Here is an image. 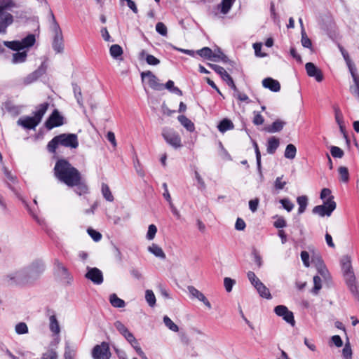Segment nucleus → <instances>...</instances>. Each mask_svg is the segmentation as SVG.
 Segmentation results:
<instances>
[{
	"label": "nucleus",
	"instance_id": "1",
	"mask_svg": "<svg viewBox=\"0 0 359 359\" xmlns=\"http://www.w3.org/2000/svg\"><path fill=\"white\" fill-rule=\"evenodd\" d=\"M55 177L69 187H73L81 176L79 170L65 158L58 159L54 166Z\"/></svg>",
	"mask_w": 359,
	"mask_h": 359
},
{
	"label": "nucleus",
	"instance_id": "22",
	"mask_svg": "<svg viewBox=\"0 0 359 359\" xmlns=\"http://www.w3.org/2000/svg\"><path fill=\"white\" fill-rule=\"evenodd\" d=\"M179 122L189 132H192L195 129L194 123L184 115H180L177 117Z\"/></svg>",
	"mask_w": 359,
	"mask_h": 359
},
{
	"label": "nucleus",
	"instance_id": "19",
	"mask_svg": "<svg viewBox=\"0 0 359 359\" xmlns=\"http://www.w3.org/2000/svg\"><path fill=\"white\" fill-rule=\"evenodd\" d=\"M233 128L234 124L227 118H223L217 125V129L222 133H224L228 130H233Z\"/></svg>",
	"mask_w": 359,
	"mask_h": 359
},
{
	"label": "nucleus",
	"instance_id": "16",
	"mask_svg": "<svg viewBox=\"0 0 359 359\" xmlns=\"http://www.w3.org/2000/svg\"><path fill=\"white\" fill-rule=\"evenodd\" d=\"M262 85L264 88H268L273 92H278L280 90V84L279 81L271 77L264 79L262 81Z\"/></svg>",
	"mask_w": 359,
	"mask_h": 359
},
{
	"label": "nucleus",
	"instance_id": "26",
	"mask_svg": "<svg viewBox=\"0 0 359 359\" xmlns=\"http://www.w3.org/2000/svg\"><path fill=\"white\" fill-rule=\"evenodd\" d=\"M148 250L157 257H160L161 259L165 258V254L162 248L155 243H152V245L148 248Z\"/></svg>",
	"mask_w": 359,
	"mask_h": 359
},
{
	"label": "nucleus",
	"instance_id": "56",
	"mask_svg": "<svg viewBox=\"0 0 359 359\" xmlns=\"http://www.w3.org/2000/svg\"><path fill=\"white\" fill-rule=\"evenodd\" d=\"M88 233L90 235V236L93 239V241L96 242L100 241L102 238V234L93 229H88Z\"/></svg>",
	"mask_w": 359,
	"mask_h": 359
},
{
	"label": "nucleus",
	"instance_id": "41",
	"mask_svg": "<svg viewBox=\"0 0 359 359\" xmlns=\"http://www.w3.org/2000/svg\"><path fill=\"white\" fill-rule=\"evenodd\" d=\"M145 298L150 306H154L156 304V297L152 290H147L145 293Z\"/></svg>",
	"mask_w": 359,
	"mask_h": 359
},
{
	"label": "nucleus",
	"instance_id": "5",
	"mask_svg": "<svg viewBox=\"0 0 359 359\" xmlns=\"http://www.w3.org/2000/svg\"><path fill=\"white\" fill-rule=\"evenodd\" d=\"M15 5L13 0H0V33L6 34L7 27L13 22V17L11 13H6L7 8Z\"/></svg>",
	"mask_w": 359,
	"mask_h": 359
},
{
	"label": "nucleus",
	"instance_id": "60",
	"mask_svg": "<svg viewBox=\"0 0 359 359\" xmlns=\"http://www.w3.org/2000/svg\"><path fill=\"white\" fill-rule=\"evenodd\" d=\"M283 176L278 177L274 182V187L276 190H281L286 184V182L283 181Z\"/></svg>",
	"mask_w": 359,
	"mask_h": 359
},
{
	"label": "nucleus",
	"instance_id": "45",
	"mask_svg": "<svg viewBox=\"0 0 359 359\" xmlns=\"http://www.w3.org/2000/svg\"><path fill=\"white\" fill-rule=\"evenodd\" d=\"M15 332L18 334H27L28 332V327L25 323H19L15 325Z\"/></svg>",
	"mask_w": 359,
	"mask_h": 359
},
{
	"label": "nucleus",
	"instance_id": "23",
	"mask_svg": "<svg viewBox=\"0 0 359 359\" xmlns=\"http://www.w3.org/2000/svg\"><path fill=\"white\" fill-rule=\"evenodd\" d=\"M257 290L259 295L267 299H271V294L269 292V290L263 284L262 282H259V283L255 287Z\"/></svg>",
	"mask_w": 359,
	"mask_h": 359
},
{
	"label": "nucleus",
	"instance_id": "47",
	"mask_svg": "<svg viewBox=\"0 0 359 359\" xmlns=\"http://www.w3.org/2000/svg\"><path fill=\"white\" fill-rule=\"evenodd\" d=\"M116 329L123 335L126 334L129 330L119 320L114 323Z\"/></svg>",
	"mask_w": 359,
	"mask_h": 359
},
{
	"label": "nucleus",
	"instance_id": "3",
	"mask_svg": "<svg viewBox=\"0 0 359 359\" xmlns=\"http://www.w3.org/2000/svg\"><path fill=\"white\" fill-rule=\"evenodd\" d=\"M59 145L76 149L79 147L78 137L74 133H62L55 136L47 144V150L55 154Z\"/></svg>",
	"mask_w": 359,
	"mask_h": 359
},
{
	"label": "nucleus",
	"instance_id": "44",
	"mask_svg": "<svg viewBox=\"0 0 359 359\" xmlns=\"http://www.w3.org/2000/svg\"><path fill=\"white\" fill-rule=\"evenodd\" d=\"M131 346L134 348L137 353L142 358L147 359L145 353L142 350L140 345L137 339H135L133 343H130Z\"/></svg>",
	"mask_w": 359,
	"mask_h": 359
},
{
	"label": "nucleus",
	"instance_id": "51",
	"mask_svg": "<svg viewBox=\"0 0 359 359\" xmlns=\"http://www.w3.org/2000/svg\"><path fill=\"white\" fill-rule=\"evenodd\" d=\"M313 283L314 287L312 290L314 294H317L318 291L321 289V278L318 276H315L313 277Z\"/></svg>",
	"mask_w": 359,
	"mask_h": 359
},
{
	"label": "nucleus",
	"instance_id": "39",
	"mask_svg": "<svg viewBox=\"0 0 359 359\" xmlns=\"http://www.w3.org/2000/svg\"><path fill=\"white\" fill-rule=\"evenodd\" d=\"M163 322L166 327L173 332L179 330L178 326L167 316L163 317Z\"/></svg>",
	"mask_w": 359,
	"mask_h": 359
},
{
	"label": "nucleus",
	"instance_id": "25",
	"mask_svg": "<svg viewBox=\"0 0 359 359\" xmlns=\"http://www.w3.org/2000/svg\"><path fill=\"white\" fill-rule=\"evenodd\" d=\"M49 320H50L49 327H50V331L55 335L59 334V333L60 332V328L59 323L57 320L55 315L50 316Z\"/></svg>",
	"mask_w": 359,
	"mask_h": 359
},
{
	"label": "nucleus",
	"instance_id": "6",
	"mask_svg": "<svg viewBox=\"0 0 359 359\" xmlns=\"http://www.w3.org/2000/svg\"><path fill=\"white\" fill-rule=\"evenodd\" d=\"M336 203L334 201V196H330L327 198L323 205H316L313 208V212L321 217L325 215L330 216L332 212L336 208Z\"/></svg>",
	"mask_w": 359,
	"mask_h": 359
},
{
	"label": "nucleus",
	"instance_id": "48",
	"mask_svg": "<svg viewBox=\"0 0 359 359\" xmlns=\"http://www.w3.org/2000/svg\"><path fill=\"white\" fill-rule=\"evenodd\" d=\"M156 30L159 34L163 36H165L168 34L167 27L165 24L161 22H159L156 24Z\"/></svg>",
	"mask_w": 359,
	"mask_h": 359
},
{
	"label": "nucleus",
	"instance_id": "43",
	"mask_svg": "<svg viewBox=\"0 0 359 359\" xmlns=\"http://www.w3.org/2000/svg\"><path fill=\"white\" fill-rule=\"evenodd\" d=\"M330 153H331V155L334 157V158H342L344 156V151L337 147V146H332L331 148H330Z\"/></svg>",
	"mask_w": 359,
	"mask_h": 359
},
{
	"label": "nucleus",
	"instance_id": "13",
	"mask_svg": "<svg viewBox=\"0 0 359 359\" xmlns=\"http://www.w3.org/2000/svg\"><path fill=\"white\" fill-rule=\"evenodd\" d=\"M142 79H147V82L150 88L156 90H162L164 86L160 83L158 78L151 72L147 71L141 73Z\"/></svg>",
	"mask_w": 359,
	"mask_h": 359
},
{
	"label": "nucleus",
	"instance_id": "40",
	"mask_svg": "<svg viewBox=\"0 0 359 359\" xmlns=\"http://www.w3.org/2000/svg\"><path fill=\"white\" fill-rule=\"evenodd\" d=\"M339 50H340L343 57H344V59L345 60V61L349 68L350 72H354L353 68L352 67L351 60L350 59L348 53L342 46H339Z\"/></svg>",
	"mask_w": 359,
	"mask_h": 359
},
{
	"label": "nucleus",
	"instance_id": "7",
	"mask_svg": "<svg viewBox=\"0 0 359 359\" xmlns=\"http://www.w3.org/2000/svg\"><path fill=\"white\" fill-rule=\"evenodd\" d=\"M50 15L53 22V29L55 34L53 42V48L57 53H61L64 48L62 30L58 23L57 22L55 15L52 11H50Z\"/></svg>",
	"mask_w": 359,
	"mask_h": 359
},
{
	"label": "nucleus",
	"instance_id": "17",
	"mask_svg": "<svg viewBox=\"0 0 359 359\" xmlns=\"http://www.w3.org/2000/svg\"><path fill=\"white\" fill-rule=\"evenodd\" d=\"M45 269L43 263L40 260H36L31 264L29 269V274L30 276H38Z\"/></svg>",
	"mask_w": 359,
	"mask_h": 359
},
{
	"label": "nucleus",
	"instance_id": "49",
	"mask_svg": "<svg viewBox=\"0 0 359 359\" xmlns=\"http://www.w3.org/2000/svg\"><path fill=\"white\" fill-rule=\"evenodd\" d=\"M342 354L345 359H351L352 350L351 348V345L348 342L345 344V346L342 350Z\"/></svg>",
	"mask_w": 359,
	"mask_h": 359
},
{
	"label": "nucleus",
	"instance_id": "52",
	"mask_svg": "<svg viewBox=\"0 0 359 359\" xmlns=\"http://www.w3.org/2000/svg\"><path fill=\"white\" fill-rule=\"evenodd\" d=\"M75 356V350L72 349L69 345H66L64 357L65 359H74Z\"/></svg>",
	"mask_w": 359,
	"mask_h": 359
},
{
	"label": "nucleus",
	"instance_id": "24",
	"mask_svg": "<svg viewBox=\"0 0 359 359\" xmlns=\"http://www.w3.org/2000/svg\"><path fill=\"white\" fill-rule=\"evenodd\" d=\"M285 125V122L278 119L273 122L271 125L269 126L266 130L267 132L271 133L279 132L283 128Z\"/></svg>",
	"mask_w": 359,
	"mask_h": 359
},
{
	"label": "nucleus",
	"instance_id": "63",
	"mask_svg": "<svg viewBox=\"0 0 359 359\" xmlns=\"http://www.w3.org/2000/svg\"><path fill=\"white\" fill-rule=\"evenodd\" d=\"M259 200L257 198L250 200L249 201V208L252 212H255V211H257L258 205H259Z\"/></svg>",
	"mask_w": 359,
	"mask_h": 359
},
{
	"label": "nucleus",
	"instance_id": "64",
	"mask_svg": "<svg viewBox=\"0 0 359 359\" xmlns=\"http://www.w3.org/2000/svg\"><path fill=\"white\" fill-rule=\"evenodd\" d=\"M246 225L245 221L241 218H238L235 224V228L236 230L243 231L245 229Z\"/></svg>",
	"mask_w": 359,
	"mask_h": 359
},
{
	"label": "nucleus",
	"instance_id": "20",
	"mask_svg": "<svg viewBox=\"0 0 359 359\" xmlns=\"http://www.w3.org/2000/svg\"><path fill=\"white\" fill-rule=\"evenodd\" d=\"M279 139L276 137H271L267 140L266 151L270 154H273L279 147Z\"/></svg>",
	"mask_w": 359,
	"mask_h": 359
},
{
	"label": "nucleus",
	"instance_id": "59",
	"mask_svg": "<svg viewBox=\"0 0 359 359\" xmlns=\"http://www.w3.org/2000/svg\"><path fill=\"white\" fill-rule=\"evenodd\" d=\"M57 353L53 350H48L46 353H43L41 359H57Z\"/></svg>",
	"mask_w": 359,
	"mask_h": 359
},
{
	"label": "nucleus",
	"instance_id": "37",
	"mask_svg": "<svg viewBox=\"0 0 359 359\" xmlns=\"http://www.w3.org/2000/svg\"><path fill=\"white\" fill-rule=\"evenodd\" d=\"M27 55L25 51L15 53L13 55V63L23 62L26 60Z\"/></svg>",
	"mask_w": 359,
	"mask_h": 359
},
{
	"label": "nucleus",
	"instance_id": "12",
	"mask_svg": "<svg viewBox=\"0 0 359 359\" xmlns=\"http://www.w3.org/2000/svg\"><path fill=\"white\" fill-rule=\"evenodd\" d=\"M219 53L222 56L214 54L212 49L209 47H204L196 51V54L200 55L201 57L209 59L215 62L219 60L226 61L227 59L226 56L222 51H219Z\"/></svg>",
	"mask_w": 359,
	"mask_h": 359
},
{
	"label": "nucleus",
	"instance_id": "18",
	"mask_svg": "<svg viewBox=\"0 0 359 359\" xmlns=\"http://www.w3.org/2000/svg\"><path fill=\"white\" fill-rule=\"evenodd\" d=\"M209 67L217 73L226 83L231 78L224 67L215 64H209Z\"/></svg>",
	"mask_w": 359,
	"mask_h": 359
},
{
	"label": "nucleus",
	"instance_id": "32",
	"mask_svg": "<svg viewBox=\"0 0 359 359\" xmlns=\"http://www.w3.org/2000/svg\"><path fill=\"white\" fill-rule=\"evenodd\" d=\"M297 154V148L292 144H289L287 145L285 151L284 156L286 158L288 159H294L296 156Z\"/></svg>",
	"mask_w": 359,
	"mask_h": 359
},
{
	"label": "nucleus",
	"instance_id": "15",
	"mask_svg": "<svg viewBox=\"0 0 359 359\" xmlns=\"http://www.w3.org/2000/svg\"><path fill=\"white\" fill-rule=\"evenodd\" d=\"M86 278L97 285H100L103 282L102 273L97 268L90 269L86 274Z\"/></svg>",
	"mask_w": 359,
	"mask_h": 359
},
{
	"label": "nucleus",
	"instance_id": "36",
	"mask_svg": "<svg viewBox=\"0 0 359 359\" xmlns=\"http://www.w3.org/2000/svg\"><path fill=\"white\" fill-rule=\"evenodd\" d=\"M340 180L343 182H348L349 180V172L346 167L340 166L338 169Z\"/></svg>",
	"mask_w": 359,
	"mask_h": 359
},
{
	"label": "nucleus",
	"instance_id": "38",
	"mask_svg": "<svg viewBox=\"0 0 359 359\" xmlns=\"http://www.w3.org/2000/svg\"><path fill=\"white\" fill-rule=\"evenodd\" d=\"M355 83V87H351V91L353 94L356 95L359 97V77L355 72H351Z\"/></svg>",
	"mask_w": 359,
	"mask_h": 359
},
{
	"label": "nucleus",
	"instance_id": "4",
	"mask_svg": "<svg viewBox=\"0 0 359 359\" xmlns=\"http://www.w3.org/2000/svg\"><path fill=\"white\" fill-rule=\"evenodd\" d=\"M48 107L49 103L47 102L37 105L35 111L33 113L34 116H25L23 118H20L18 121V124L26 129L35 128L41 121Z\"/></svg>",
	"mask_w": 359,
	"mask_h": 359
},
{
	"label": "nucleus",
	"instance_id": "21",
	"mask_svg": "<svg viewBox=\"0 0 359 359\" xmlns=\"http://www.w3.org/2000/svg\"><path fill=\"white\" fill-rule=\"evenodd\" d=\"M73 187H75V192L79 195H84L88 193V187L86 184L83 181L82 176L79 177V180L76 182V184H74Z\"/></svg>",
	"mask_w": 359,
	"mask_h": 359
},
{
	"label": "nucleus",
	"instance_id": "10",
	"mask_svg": "<svg viewBox=\"0 0 359 359\" xmlns=\"http://www.w3.org/2000/svg\"><path fill=\"white\" fill-rule=\"evenodd\" d=\"M163 138L168 144L175 149L180 148L182 146L180 135L172 130H165L162 134Z\"/></svg>",
	"mask_w": 359,
	"mask_h": 359
},
{
	"label": "nucleus",
	"instance_id": "55",
	"mask_svg": "<svg viewBox=\"0 0 359 359\" xmlns=\"http://www.w3.org/2000/svg\"><path fill=\"white\" fill-rule=\"evenodd\" d=\"M163 187L164 189L163 197L169 203L170 208L173 207V203L171 199L170 194L168 191V185L166 183L163 184Z\"/></svg>",
	"mask_w": 359,
	"mask_h": 359
},
{
	"label": "nucleus",
	"instance_id": "54",
	"mask_svg": "<svg viewBox=\"0 0 359 359\" xmlns=\"http://www.w3.org/2000/svg\"><path fill=\"white\" fill-rule=\"evenodd\" d=\"M236 283V281L231 278L226 277L224 280V285L226 290L229 292L232 290V287L233 285Z\"/></svg>",
	"mask_w": 359,
	"mask_h": 359
},
{
	"label": "nucleus",
	"instance_id": "61",
	"mask_svg": "<svg viewBox=\"0 0 359 359\" xmlns=\"http://www.w3.org/2000/svg\"><path fill=\"white\" fill-rule=\"evenodd\" d=\"M287 223L283 217H278L273 222V226L278 229L285 227Z\"/></svg>",
	"mask_w": 359,
	"mask_h": 359
},
{
	"label": "nucleus",
	"instance_id": "42",
	"mask_svg": "<svg viewBox=\"0 0 359 359\" xmlns=\"http://www.w3.org/2000/svg\"><path fill=\"white\" fill-rule=\"evenodd\" d=\"M189 291L193 297L197 298L201 302L205 297V295L201 292H200L198 290H197L193 286L189 287Z\"/></svg>",
	"mask_w": 359,
	"mask_h": 359
},
{
	"label": "nucleus",
	"instance_id": "53",
	"mask_svg": "<svg viewBox=\"0 0 359 359\" xmlns=\"http://www.w3.org/2000/svg\"><path fill=\"white\" fill-rule=\"evenodd\" d=\"M280 203L287 212H290L294 208V204L287 198L280 200Z\"/></svg>",
	"mask_w": 359,
	"mask_h": 359
},
{
	"label": "nucleus",
	"instance_id": "9",
	"mask_svg": "<svg viewBox=\"0 0 359 359\" xmlns=\"http://www.w3.org/2000/svg\"><path fill=\"white\" fill-rule=\"evenodd\" d=\"M65 123V118L57 109H54L49 117L45 121L44 126L48 130L60 127Z\"/></svg>",
	"mask_w": 359,
	"mask_h": 359
},
{
	"label": "nucleus",
	"instance_id": "31",
	"mask_svg": "<svg viewBox=\"0 0 359 359\" xmlns=\"http://www.w3.org/2000/svg\"><path fill=\"white\" fill-rule=\"evenodd\" d=\"M110 304L116 308H123L125 306V302L118 297L116 294H112L109 297Z\"/></svg>",
	"mask_w": 359,
	"mask_h": 359
},
{
	"label": "nucleus",
	"instance_id": "29",
	"mask_svg": "<svg viewBox=\"0 0 359 359\" xmlns=\"http://www.w3.org/2000/svg\"><path fill=\"white\" fill-rule=\"evenodd\" d=\"M36 41L35 36L33 34H28L26 37H25L20 43H22V48H29L32 47Z\"/></svg>",
	"mask_w": 359,
	"mask_h": 359
},
{
	"label": "nucleus",
	"instance_id": "14",
	"mask_svg": "<svg viewBox=\"0 0 359 359\" xmlns=\"http://www.w3.org/2000/svg\"><path fill=\"white\" fill-rule=\"evenodd\" d=\"M305 69L309 76L314 77L318 82H320L323 79V75L320 69L317 68L312 62H307Z\"/></svg>",
	"mask_w": 359,
	"mask_h": 359
},
{
	"label": "nucleus",
	"instance_id": "35",
	"mask_svg": "<svg viewBox=\"0 0 359 359\" xmlns=\"http://www.w3.org/2000/svg\"><path fill=\"white\" fill-rule=\"evenodd\" d=\"M3 43L5 46L13 50L19 51L22 49V43L19 41H4Z\"/></svg>",
	"mask_w": 359,
	"mask_h": 359
},
{
	"label": "nucleus",
	"instance_id": "57",
	"mask_svg": "<svg viewBox=\"0 0 359 359\" xmlns=\"http://www.w3.org/2000/svg\"><path fill=\"white\" fill-rule=\"evenodd\" d=\"M247 276L251 284L254 287H255V285H257L259 282H261V280L256 276L253 271H248Z\"/></svg>",
	"mask_w": 359,
	"mask_h": 359
},
{
	"label": "nucleus",
	"instance_id": "2",
	"mask_svg": "<svg viewBox=\"0 0 359 359\" xmlns=\"http://www.w3.org/2000/svg\"><path fill=\"white\" fill-rule=\"evenodd\" d=\"M341 274L345 282V284L354 297V298L359 301V282L355 276L351 257L348 256H344L340 261Z\"/></svg>",
	"mask_w": 359,
	"mask_h": 359
},
{
	"label": "nucleus",
	"instance_id": "34",
	"mask_svg": "<svg viewBox=\"0 0 359 359\" xmlns=\"http://www.w3.org/2000/svg\"><path fill=\"white\" fill-rule=\"evenodd\" d=\"M235 0H222L220 4V11L223 14H226L231 10Z\"/></svg>",
	"mask_w": 359,
	"mask_h": 359
},
{
	"label": "nucleus",
	"instance_id": "28",
	"mask_svg": "<svg viewBox=\"0 0 359 359\" xmlns=\"http://www.w3.org/2000/svg\"><path fill=\"white\" fill-rule=\"evenodd\" d=\"M102 194L103 197L109 202H112L114 200V196L110 190L109 187L105 184H102V188H101Z\"/></svg>",
	"mask_w": 359,
	"mask_h": 359
},
{
	"label": "nucleus",
	"instance_id": "30",
	"mask_svg": "<svg viewBox=\"0 0 359 359\" xmlns=\"http://www.w3.org/2000/svg\"><path fill=\"white\" fill-rule=\"evenodd\" d=\"M297 202L299 205L298 213L302 214L306 210L308 205V198L306 196H298Z\"/></svg>",
	"mask_w": 359,
	"mask_h": 359
},
{
	"label": "nucleus",
	"instance_id": "33",
	"mask_svg": "<svg viewBox=\"0 0 359 359\" xmlns=\"http://www.w3.org/2000/svg\"><path fill=\"white\" fill-rule=\"evenodd\" d=\"M110 55L114 58H118L121 57L123 53V48L118 44H114L110 47L109 49Z\"/></svg>",
	"mask_w": 359,
	"mask_h": 359
},
{
	"label": "nucleus",
	"instance_id": "58",
	"mask_svg": "<svg viewBox=\"0 0 359 359\" xmlns=\"http://www.w3.org/2000/svg\"><path fill=\"white\" fill-rule=\"evenodd\" d=\"M253 146H254L255 151V154H256L257 168L259 170L261 168V153H260L258 144L256 142H253Z\"/></svg>",
	"mask_w": 359,
	"mask_h": 359
},
{
	"label": "nucleus",
	"instance_id": "46",
	"mask_svg": "<svg viewBox=\"0 0 359 359\" xmlns=\"http://www.w3.org/2000/svg\"><path fill=\"white\" fill-rule=\"evenodd\" d=\"M301 42L304 47L308 48H311L312 42H311V39L307 36V35L304 31H302V33Z\"/></svg>",
	"mask_w": 359,
	"mask_h": 359
},
{
	"label": "nucleus",
	"instance_id": "11",
	"mask_svg": "<svg viewBox=\"0 0 359 359\" xmlns=\"http://www.w3.org/2000/svg\"><path fill=\"white\" fill-rule=\"evenodd\" d=\"M274 312L277 316L282 317L284 320L292 326L295 325L293 313L289 311L287 306L284 305L276 306L274 309Z\"/></svg>",
	"mask_w": 359,
	"mask_h": 359
},
{
	"label": "nucleus",
	"instance_id": "62",
	"mask_svg": "<svg viewBox=\"0 0 359 359\" xmlns=\"http://www.w3.org/2000/svg\"><path fill=\"white\" fill-rule=\"evenodd\" d=\"M146 62L150 65H157L160 63V60L152 55H147Z\"/></svg>",
	"mask_w": 359,
	"mask_h": 359
},
{
	"label": "nucleus",
	"instance_id": "8",
	"mask_svg": "<svg viewBox=\"0 0 359 359\" xmlns=\"http://www.w3.org/2000/svg\"><path fill=\"white\" fill-rule=\"evenodd\" d=\"M91 354L93 359H110L111 354L109 344L103 341L100 344L95 345Z\"/></svg>",
	"mask_w": 359,
	"mask_h": 359
},
{
	"label": "nucleus",
	"instance_id": "50",
	"mask_svg": "<svg viewBox=\"0 0 359 359\" xmlns=\"http://www.w3.org/2000/svg\"><path fill=\"white\" fill-rule=\"evenodd\" d=\"M157 232V227L154 224H150L148 228L147 238L148 240H153Z\"/></svg>",
	"mask_w": 359,
	"mask_h": 359
},
{
	"label": "nucleus",
	"instance_id": "27",
	"mask_svg": "<svg viewBox=\"0 0 359 359\" xmlns=\"http://www.w3.org/2000/svg\"><path fill=\"white\" fill-rule=\"evenodd\" d=\"M43 74V70L41 69H38L35 70L25 78V83L27 84H29L31 83L36 81L42 76Z\"/></svg>",
	"mask_w": 359,
	"mask_h": 359
}]
</instances>
